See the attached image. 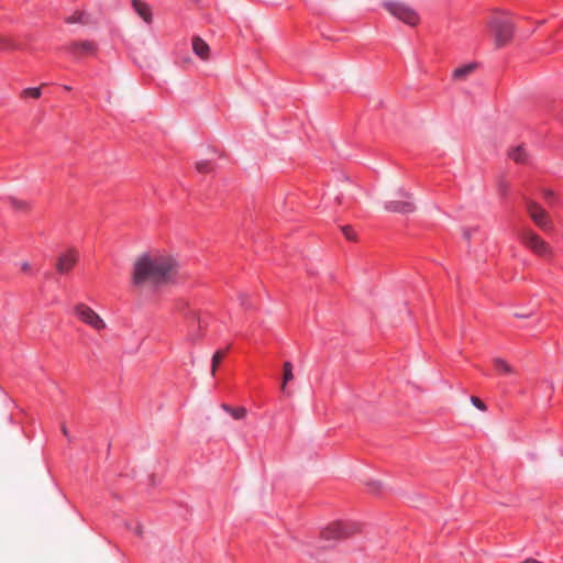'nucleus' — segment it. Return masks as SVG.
Here are the masks:
<instances>
[{
  "label": "nucleus",
  "mask_w": 563,
  "mask_h": 563,
  "mask_svg": "<svg viewBox=\"0 0 563 563\" xmlns=\"http://www.w3.org/2000/svg\"><path fill=\"white\" fill-rule=\"evenodd\" d=\"M487 29L494 38L496 47L500 48L511 41L515 24L508 14L497 13L488 19Z\"/></svg>",
  "instance_id": "2"
},
{
  "label": "nucleus",
  "mask_w": 563,
  "mask_h": 563,
  "mask_svg": "<svg viewBox=\"0 0 563 563\" xmlns=\"http://www.w3.org/2000/svg\"><path fill=\"white\" fill-rule=\"evenodd\" d=\"M477 231L476 228H463L462 230V234H463V238L468 241L471 240V238L473 236V234Z\"/></svg>",
  "instance_id": "25"
},
{
  "label": "nucleus",
  "mask_w": 563,
  "mask_h": 563,
  "mask_svg": "<svg viewBox=\"0 0 563 563\" xmlns=\"http://www.w3.org/2000/svg\"><path fill=\"white\" fill-rule=\"evenodd\" d=\"M62 432H63V434H64L67 439H70V437H69V432H68V430H67V428H66V426H65V424H62Z\"/></svg>",
  "instance_id": "30"
},
{
  "label": "nucleus",
  "mask_w": 563,
  "mask_h": 563,
  "mask_svg": "<svg viewBox=\"0 0 563 563\" xmlns=\"http://www.w3.org/2000/svg\"><path fill=\"white\" fill-rule=\"evenodd\" d=\"M471 401H472V404H473L476 408H478L479 410H482V411H485V410H486V406H485V404H484L479 398H477V397L473 396V397H471Z\"/></svg>",
  "instance_id": "27"
},
{
  "label": "nucleus",
  "mask_w": 563,
  "mask_h": 563,
  "mask_svg": "<svg viewBox=\"0 0 563 563\" xmlns=\"http://www.w3.org/2000/svg\"><path fill=\"white\" fill-rule=\"evenodd\" d=\"M77 261L78 253L75 250H69L58 257V261L56 263V269L60 274H66L75 266Z\"/></svg>",
  "instance_id": "10"
},
{
  "label": "nucleus",
  "mask_w": 563,
  "mask_h": 563,
  "mask_svg": "<svg viewBox=\"0 0 563 563\" xmlns=\"http://www.w3.org/2000/svg\"><path fill=\"white\" fill-rule=\"evenodd\" d=\"M65 90H70L71 88L69 86H64Z\"/></svg>",
  "instance_id": "33"
},
{
  "label": "nucleus",
  "mask_w": 563,
  "mask_h": 563,
  "mask_svg": "<svg viewBox=\"0 0 563 563\" xmlns=\"http://www.w3.org/2000/svg\"><path fill=\"white\" fill-rule=\"evenodd\" d=\"M30 268H31V266H30V264H29L27 262L22 263V265H21V269H22L23 272H29V271H30Z\"/></svg>",
  "instance_id": "29"
},
{
  "label": "nucleus",
  "mask_w": 563,
  "mask_h": 563,
  "mask_svg": "<svg viewBox=\"0 0 563 563\" xmlns=\"http://www.w3.org/2000/svg\"><path fill=\"white\" fill-rule=\"evenodd\" d=\"M352 532H353V528L351 526H347L343 522L335 521V522L328 525L321 531V538L323 540L334 541V540H340V539L346 538Z\"/></svg>",
  "instance_id": "8"
},
{
  "label": "nucleus",
  "mask_w": 563,
  "mask_h": 563,
  "mask_svg": "<svg viewBox=\"0 0 563 563\" xmlns=\"http://www.w3.org/2000/svg\"><path fill=\"white\" fill-rule=\"evenodd\" d=\"M3 44L5 46H10V42L7 38H0V45Z\"/></svg>",
  "instance_id": "32"
},
{
  "label": "nucleus",
  "mask_w": 563,
  "mask_h": 563,
  "mask_svg": "<svg viewBox=\"0 0 563 563\" xmlns=\"http://www.w3.org/2000/svg\"><path fill=\"white\" fill-rule=\"evenodd\" d=\"M196 168L199 173L207 174L211 170V165L208 161H201L196 164Z\"/></svg>",
  "instance_id": "21"
},
{
  "label": "nucleus",
  "mask_w": 563,
  "mask_h": 563,
  "mask_svg": "<svg viewBox=\"0 0 563 563\" xmlns=\"http://www.w3.org/2000/svg\"><path fill=\"white\" fill-rule=\"evenodd\" d=\"M178 271L177 261L163 254H143L134 263L132 283L136 287H157L169 283Z\"/></svg>",
  "instance_id": "1"
},
{
  "label": "nucleus",
  "mask_w": 563,
  "mask_h": 563,
  "mask_svg": "<svg viewBox=\"0 0 563 563\" xmlns=\"http://www.w3.org/2000/svg\"><path fill=\"white\" fill-rule=\"evenodd\" d=\"M519 238L522 244L531 250L534 254L544 258L552 256V250L549 244L533 231L523 230Z\"/></svg>",
  "instance_id": "4"
},
{
  "label": "nucleus",
  "mask_w": 563,
  "mask_h": 563,
  "mask_svg": "<svg viewBox=\"0 0 563 563\" xmlns=\"http://www.w3.org/2000/svg\"><path fill=\"white\" fill-rule=\"evenodd\" d=\"M9 201H10L11 206H12L13 208H15V209L24 210V209H26V208H27V205H26V202H25V201L19 200V199H16V198H14V197H10V198H9Z\"/></svg>",
  "instance_id": "22"
},
{
  "label": "nucleus",
  "mask_w": 563,
  "mask_h": 563,
  "mask_svg": "<svg viewBox=\"0 0 563 563\" xmlns=\"http://www.w3.org/2000/svg\"><path fill=\"white\" fill-rule=\"evenodd\" d=\"M239 298H240L241 305L243 307L247 308L249 306H247V302H246V295L241 294Z\"/></svg>",
  "instance_id": "28"
},
{
  "label": "nucleus",
  "mask_w": 563,
  "mask_h": 563,
  "mask_svg": "<svg viewBox=\"0 0 563 563\" xmlns=\"http://www.w3.org/2000/svg\"><path fill=\"white\" fill-rule=\"evenodd\" d=\"M42 96V91L40 87L25 88L21 91V99L33 98L38 99Z\"/></svg>",
  "instance_id": "19"
},
{
  "label": "nucleus",
  "mask_w": 563,
  "mask_h": 563,
  "mask_svg": "<svg viewBox=\"0 0 563 563\" xmlns=\"http://www.w3.org/2000/svg\"><path fill=\"white\" fill-rule=\"evenodd\" d=\"M133 8L146 23L152 22V13L147 4L140 0H133Z\"/></svg>",
  "instance_id": "17"
},
{
  "label": "nucleus",
  "mask_w": 563,
  "mask_h": 563,
  "mask_svg": "<svg viewBox=\"0 0 563 563\" xmlns=\"http://www.w3.org/2000/svg\"><path fill=\"white\" fill-rule=\"evenodd\" d=\"M401 199L390 200L385 205V209L391 212L411 213L416 210V206L411 197L407 192H400Z\"/></svg>",
  "instance_id": "9"
},
{
  "label": "nucleus",
  "mask_w": 563,
  "mask_h": 563,
  "mask_svg": "<svg viewBox=\"0 0 563 563\" xmlns=\"http://www.w3.org/2000/svg\"><path fill=\"white\" fill-rule=\"evenodd\" d=\"M294 379V366L287 361L283 365V382L280 386V390L285 393L287 396H290V393L287 390V384Z\"/></svg>",
  "instance_id": "14"
},
{
  "label": "nucleus",
  "mask_w": 563,
  "mask_h": 563,
  "mask_svg": "<svg viewBox=\"0 0 563 563\" xmlns=\"http://www.w3.org/2000/svg\"><path fill=\"white\" fill-rule=\"evenodd\" d=\"M476 69V64H467V65H464V66H461V67H457L453 74H452V77L454 80H465L471 74L474 73V70Z\"/></svg>",
  "instance_id": "15"
},
{
  "label": "nucleus",
  "mask_w": 563,
  "mask_h": 563,
  "mask_svg": "<svg viewBox=\"0 0 563 563\" xmlns=\"http://www.w3.org/2000/svg\"><path fill=\"white\" fill-rule=\"evenodd\" d=\"M68 51L71 52L76 57L84 55H92L96 52V44L90 41L74 42L68 45Z\"/></svg>",
  "instance_id": "11"
},
{
  "label": "nucleus",
  "mask_w": 563,
  "mask_h": 563,
  "mask_svg": "<svg viewBox=\"0 0 563 563\" xmlns=\"http://www.w3.org/2000/svg\"><path fill=\"white\" fill-rule=\"evenodd\" d=\"M527 211L531 220L543 231L552 230V221L549 213L537 202L528 201Z\"/></svg>",
  "instance_id": "7"
},
{
  "label": "nucleus",
  "mask_w": 563,
  "mask_h": 563,
  "mask_svg": "<svg viewBox=\"0 0 563 563\" xmlns=\"http://www.w3.org/2000/svg\"><path fill=\"white\" fill-rule=\"evenodd\" d=\"M192 51L203 60L209 58L210 47L201 37L196 36L192 38Z\"/></svg>",
  "instance_id": "13"
},
{
  "label": "nucleus",
  "mask_w": 563,
  "mask_h": 563,
  "mask_svg": "<svg viewBox=\"0 0 563 563\" xmlns=\"http://www.w3.org/2000/svg\"><path fill=\"white\" fill-rule=\"evenodd\" d=\"M543 196L547 198V199H550L553 197V192L551 190H544L543 191Z\"/></svg>",
  "instance_id": "31"
},
{
  "label": "nucleus",
  "mask_w": 563,
  "mask_h": 563,
  "mask_svg": "<svg viewBox=\"0 0 563 563\" xmlns=\"http://www.w3.org/2000/svg\"><path fill=\"white\" fill-rule=\"evenodd\" d=\"M82 13L81 12H76L74 13L73 15L68 16L66 19V22L67 23H78V22H82Z\"/></svg>",
  "instance_id": "24"
},
{
  "label": "nucleus",
  "mask_w": 563,
  "mask_h": 563,
  "mask_svg": "<svg viewBox=\"0 0 563 563\" xmlns=\"http://www.w3.org/2000/svg\"><path fill=\"white\" fill-rule=\"evenodd\" d=\"M342 232H343V234L345 235V238L347 240H350V241H355L356 240V235L353 232L351 227H349V225L342 227Z\"/></svg>",
  "instance_id": "23"
},
{
  "label": "nucleus",
  "mask_w": 563,
  "mask_h": 563,
  "mask_svg": "<svg viewBox=\"0 0 563 563\" xmlns=\"http://www.w3.org/2000/svg\"><path fill=\"white\" fill-rule=\"evenodd\" d=\"M224 355H225L224 351H217L213 354L212 360H211V375L212 376L216 375L218 366L221 363V361L223 360Z\"/></svg>",
  "instance_id": "20"
},
{
  "label": "nucleus",
  "mask_w": 563,
  "mask_h": 563,
  "mask_svg": "<svg viewBox=\"0 0 563 563\" xmlns=\"http://www.w3.org/2000/svg\"><path fill=\"white\" fill-rule=\"evenodd\" d=\"M134 533L139 537H142L144 533L143 526L140 522H135L133 526H128Z\"/></svg>",
  "instance_id": "26"
},
{
  "label": "nucleus",
  "mask_w": 563,
  "mask_h": 563,
  "mask_svg": "<svg viewBox=\"0 0 563 563\" xmlns=\"http://www.w3.org/2000/svg\"><path fill=\"white\" fill-rule=\"evenodd\" d=\"M508 156L517 164L527 165L529 164V153L523 145L512 146L508 150Z\"/></svg>",
  "instance_id": "12"
},
{
  "label": "nucleus",
  "mask_w": 563,
  "mask_h": 563,
  "mask_svg": "<svg viewBox=\"0 0 563 563\" xmlns=\"http://www.w3.org/2000/svg\"><path fill=\"white\" fill-rule=\"evenodd\" d=\"M383 7L390 15L410 26H416L420 22L418 12L406 2L387 0L383 2Z\"/></svg>",
  "instance_id": "3"
},
{
  "label": "nucleus",
  "mask_w": 563,
  "mask_h": 563,
  "mask_svg": "<svg viewBox=\"0 0 563 563\" xmlns=\"http://www.w3.org/2000/svg\"><path fill=\"white\" fill-rule=\"evenodd\" d=\"M177 310L185 317L187 321H192L198 323L197 330H190L187 334V341L191 343L198 342L202 338V322L200 320L199 312L197 310L190 309L187 302H181L177 306Z\"/></svg>",
  "instance_id": "5"
},
{
  "label": "nucleus",
  "mask_w": 563,
  "mask_h": 563,
  "mask_svg": "<svg viewBox=\"0 0 563 563\" xmlns=\"http://www.w3.org/2000/svg\"><path fill=\"white\" fill-rule=\"evenodd\" d=\"M222 408L236 420L244 419L247 413V410L244 407L232 408L228 405H222Z\"/></svg>",
  "instance_id": "18"
},
{
  "label": "nucleus",
  "mask_w": 563,
  "mask_h": 563,
  "mask_svg": "<svg viewBox=\"0 0 563 563\" xmlns=\"http://www.w3.org/2000/svg\"><path fill=\"white\" fill-rule=\"evenodd\" d=\"M74 310L75 314L92 329L100 331L106 328V322L101 317L87 305L78 303L75 306Z\"/></svg>",
  "instance_id": "6"
},
{
  "label": "nucleus",
  "mask_w": 563,
  "mask_h": 563,
  "mask_svg": "<svg viewBox=\"0 0 563 563\" xmlns=\"http://www.w3.org/2000/svg\"><path fill=\"white\" fill-rule=\"evenodd\" d=\"M493 364L495 368L504 375H515L516 369L503 357H494Z\"/></svg>",
  "instance_id": "16"
}]
</instances>
